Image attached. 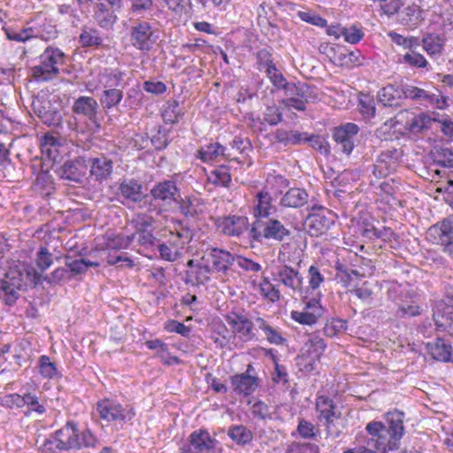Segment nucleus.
Returning a JSON list of instances; mask_svg holds the SVG:
<instances>
[{
	"mask_svg": "<svg viewBox=\"0 0 453 453\" xmlns=\"http://www.w3.org/2000/svg\"><path fill=\"white\" fill-rule=\"evenodd\" d=\"M384 419L385 422L373 420L366 425L370 437L364 441L365 445L349 449L343 453H388L398 449L405 433L404 413L398 410L388 411Z\"/></svg>",
	"mask_w": 453,
	"mask_h": 453,
	"instance_id": "f257e3e1",
	"label": "nucleus"
},
{
	"mask_svg": "<svg viewBox=\"0 0 453 453\" xmlns=\"http://www.w3.org/2000/svg\"><path fill=\"white\" fill-rule=\"evenodd\" d=\"M126 73L118 68H104L97 75V81L103 88L99 104L105 113L118 110L124 98L123 88Z\"/></svg>",
	"mask_w": 453,
	"mask_h": 453,
	"instance_id": "f03ea898",
	"label": "nucleus"
},
{
	"mask_svg": "<svg viewBox=\"0 0 453 453\" xmlns=\"http://www.w3.org/2000/svg\"><path fill=\"white\" fill-rule=\"evenodd\" d=\"M65 53L58 47L48 46L39 56V64L31 68L32 79L39 83L49 82L58 77L66 62Z\"/></svg>",
	"mask_w": 453,
	"mask_h": 453,
	"instance_id": "7ed1b4c3",
	"label": "nucleus"
},
{
	"mask_svg": "<svg viewBox=\"0 0 453 453\" xmlns=\"http://www.w3.org/2000/svg\"><path fill=\"white\" fill-rule=\"evenodd\" d=\"M290 234V230L281 221L270 217L265 219L262 218L255 219L249 231L250 240L259 243L264 240L280 242Z\"/></svg>",
	"mask_w": 453,
	"mask_h": 453,
	"instance_id": "20e7f679",
	"label": "nucleus"
},
{
	"mask_svg": "<svg viewBox=\"0 0 453 453\" xmlns=\"http://www.w3.org/2000/svg\"><path fill=\"white\" fill-rule=\"evenodd\" d=\"M78 446V425L74 421H67L64 426L50 434L43 443L44 450L50 453L76 450Z\"/></svg>",
	"mask_w": 453,
	"mask_h": 453,
	"instance_id": "39448f33",
	"label": "nucleus"
},
{
	"mask_svg": "<svg viewBox=\"0 0 453 453\" xmlns=\"http://www.w3.org/2000/svg\"><path fill=\"white\" fill-rule=\"evenodd\" d=\"M96 411L103 420L107 422H119L120 424H126L131 421L135 415L134 408L131 405H122L109 398H104L97 402Z\"/></svg>",
	"mask_w": 453,
	"mask_h": 453,
	"instance_id": "423d86ee",
	"label": "nucleus"
},
{
	"mask_svg": "<svg viewBox=\"0 0 453 453\" xmlns=\"http://www.w3.org/2000/svg\"><path fill=\"white\" fill-rule=\"evenodd\" d=\"M218 441L207 430L199 429L188 436V444L181 449V453H217Z\"/></svg>",
	"mask_w": 453,
	"mask_h": 453,
	"instance_id": "0eeeda50",
	"label": "nucleus"
},
{
	"mask_svg": "<svg viewBox=\"0 0 453 453\" xmlns=\"http://www.w3.org/2000/svg\"><path fill=\"white\" fill-rule=\"evenodd\" d=\"M130 42L141 51H150L157 42L151 25L147 21H138L130 28Z\"/></svg>",
	"mask_w": 453,
	"mask_h": 453,
	"instance_id": "6e6552de",
	"label": "nucleus"
},
{
	"mask_svg": "<svg viewBox=\"0 0 453 453\" xmlns=\"http://www.w3.org/2000/svg\"><path fill=\"white\" fill-rule=\"evenodd\" d=\"M359 127L355 123H346L336 127L333 131V138L338 150L349 155L359 142Z\"/></svg>",
	"mask_w": 453,
	"mask_h": 453,
	"instance_id": "1a4fd4ad",
	"label": "nucleus"
},
{
	"mask_svg": "<svg viewBox=\"0 0 453 453\" xmlns=\"http://www.w3.org/2000/svg\"><path fill=\"white\" fill-rule=\"evenodd\" d=\"M202 260L209 265L210 273H221L226 274L235 258L231 252L226 250L211 248L206 250Z\"/></svg>",
	"mask_w": 453,
	"mask_h": 453,
	"instance_id": "9d476101",
	"label": "nucleus"
},
{
	"mask_svg": "<svg viewBox=\"0 0 453 453\" xmlns=\"http://www.w3.org/2000/svg\"><path fill=\"white\" fill-rule=\"evenodd\" d=\"M117 200L122 204L141 203L145 197L142 184L134 178H124L120 180L116 191Z\"/></svg>",
	"mask_w": 453,
	"mask_h": 453,
	"instance_id": "9b49d317",
	"label": "nucleus"
},
{
	"mask_svg": "<svg viewBox=\"0 0 453 453\" xmlns=\"http://www.w3.org/2000/svg\"><path fill=\"white\" fill-rule=\"evenodd\" d=\"M87 170V157L79 156L65 162L63 165L58 168L57 173L61 179L81 183Z\"/></svg>",
	"mask_w": 453,
	"mask_h": 453,
	"instance_id": "f8f14e48",
	"label": "nucleus"
},
{
	"mask_svg": "<svg viewBox=\"0 0 453 453\" xmlns=\"http://www.w3.org/2000/svg\"><path fill=\"white\" fill-rule=\"evenodd\" d=\"M100 104L92 96H81L76 98L72 105L74 114L83 116L97 129L101 127L98 119Z\"/></svg>",
	"mask_w": 453,
	"mask_h": 453,
	"instance_id": "ddd939ff",
	"label": "nucleus"
},
{
	"mask_svg": "<svg viewBox=\"0 0 453 453\" xmlns=\"http://www.w3.org/2000/svg\"><path fill=\"white\" fill-rule=\"evenodd\" d=\"M180 188L174 180H165L156 183L150 189V196L164 205H171L180 197Z\"/></svg>",
	"mask_w": 453,
	"mask_h": 453,
	"instance_id": "4468645a",
	"label": "nucleus"
},
{
	"mask_svg": "<svg viewBox=\"0 0 453 453\" xmlns=\"http://www.w3.org/2000/svg\"><path fill=\"white\" fill-rule=\"evenodd\" d=\"M32 108L38 118L49 127H58L61 123V112L54 109L50 101L36 97L32 102Z\"/></svg>",
	"mask_w": 453,
	"mask_h": 453,
	"instance_id": "2eb2a0df",
	"label": "nucleus"
},
{
	"mask_svg": "<svg viewBox=\"0 0 453 453\" xmlns=\"http://www.w3.org/2000/svg\"><path fill=\"white\" fill-rule=\"evenodd\" d=\"M225 319L233 332L238 334L244 341H250L255 337L254 324L243 313L232 311L227 313Z\"/></svg>",
	"mask_w": 453,
	"mask_h": 453,
	"instance_id": "dca6fc26",
	"label": "nucleus"
},
{
	"mask_svg": "<svg viewBox=\"0 0 453 453\" xmlns=\"http://www.w3.org/2000/svg\"><path fill=\"white\" fill-rule=\"evenodd\" d=\"M428 234L433 242L440 246L453 241V214L430 226Z\"/></svg>",
	"mask_w": 453,
	"mask_h": 453,
	"instance_id": "f3484780",
	"label": "nucleus"
},
{
	"mask_svg": "<svg viewBox=\"0 0 453 453\" xmlns=\"http://www.w3.org/2000/svg\"><path fill=\"white\" fill-rule=\"evenodd\" d=\"M94 14L93 17L96 24L104 29L109 30L116 23L118 17L116 10L121 6L110 5L104 2L94 3Z\"/></svg>",
	"mask_w": 453,
	"mask_h": 453,
	"instance_id": "a211bd4d",
	"label": "nucleus"
},
{
	"mask_svg": "<svg viewBox=\"0 0 453 453\" xmlns=\"http://www.w3.org/2000/svg\"><path fill=\"white\" fill-rule=\"evenodd\" d=\"M401 157L402 152L395 148L383 150L378 157L377 165H373V174L377 178L387 176L389 169L395 165Z\"/></svg>",
	"mask_w": 453,
	"mask_h": 453,
	"instance_id": "6ab92c4d",
	"label": "nucleus"
},
{
	"mask_svg": "<svg viewBox=\"0 0 453 453\" xmlns=\"http://www.w3.org/2000/svg\"><path fill=\"white\" fill-rule=\"evenodd\" d=\"M88 166L89 165L90 176L96 181L102 182L110 178L112 173L113 162L111 159L100 156L92 158H87Z\"/></svg>",
	"mask_w": 453,
	"mask_h": 453,
	"instance_id": "aec40b11",
	"label": "nucleus"
},
{
	"mask_svg": "<svg viewBox=\"0 0 453 453\" xmlns=\"http://www.w3.org/2000/svg\"><path fill=\"white\" fill-rule=\"evenodd\" d=\"M233 390L237 395L249 396L252 395L259 386V378L250 374H235L230 378Z\"/></svg>",
	"mask_w": 453,
	"mask_h": 453,
	"instance_id": "412c9836",
	"label": "nucleus"
},
{
	"mask_svg": "<svg viewBox=\"0 0 453 453\" xmlns=\"http://www.w3.org/2000/svg\"><path fill=\"white\" fill-rule=\"evenodd\" d=\"M249 226L248 218L235 215L223 218L219 224L221 231L228 236H240L250 231Z\"/></svg>",
	"mask_w": 453,
	"mask_h": 453,
	"instance_id": "4be33fe9",
	"label": "nucleus"
},
{
	"mask_svg": "<svg viewBox=\"0 0 453 453\" xmlns=\"http://www.w3.org/2000/svg\"><path fill=\"white\" fill-rule=\"evenodd\" d=\"M53 254L50 253L47 247L41 246L35 255V264L41 272H37L31 268V272L27 271V275L32 276V281L37 285L43 279L42 273L49 269L53 264Z\"/></svg>",
	"mask_w": 453,
	"mask_h": 453,
	"instance_id": "5701e85b",
	"label": "nucleus"
},
{
	"mask_svg": "<svg viewBox=\"0 0 453 453\" xmlns=\"http://www.w3.org/2000/svg\"><path fill=\"white\" fill-rule=\"evenodd\" d=\"M433 319L437 329L453 332V306L437 303L434 309Z\"/></svg>",
	"mask_w": 453,
	"mask_h": 453,
	"instance_id": "b1692460",
	"label": "nucleus"
},
{
	"mask_svg": "<svg viewBox=\"0 0 453 453\" xmlns=\"http://www.w3.org/2000/svg\"><path fill=\"white\" fill-rule=\"evenodd\" d=\"M332 225L334 220L320 213L309 215L304 223L307 233L316 237L326 234Z\"/></svg>",
	"mask_w": 453,
	"mask_h": 453,
	"instance_id": "393cba45",
	"label": "nucleus"
},
{
	"mask_svg": "<svg viewBox=\"0 0 453 453\" xmlns=\"http://www.w3.org/2000/svg\"><path fill=\"white\" fill-rule=\"evenodd\" d=\"M277 279L286 287L295 292H303V278L298 271L288 265H283L278 269Z\"/></svg>",
	"mask_w": 453,
	"mask_h": 453,
	"instance_id": "a878e982",
	"label": "nucleus"
},
{
	"mask_svg": "<svg viewBox=\"0 0 453 453\" xmlns=\"http://www.w3.org/2000/svg\"><path fill=\"white\" fill-rule=\"evenodd\" d=\"M426 349L432 357L437 361L449 363L452 359V346L442 338H436L434 342H427Z\"/></svg>",
	"mask_w": 453,
	"mask_h": 453,
	"instance_id": "bb28decb",
	"label": "nucleus"
},
{
	"mask_svg": "<svg viewBox=\"0 0 453 453\" xmlns=\"http://www.w3.org/2000/svg\"><path fill=\"white\" fill-rule=\"evenodd\" d=\"M272 196L267 191H259L256 195L255 205L253 208V214L255 219H267L276 211V208L272 204Z\"/></svg>",
	"mask_w": 453,
	"mask_h": 453,
	"instance_id": "cd10ccee",
	"label": "nucleus"
},
{
	"mask_svg": "<svg viewBox=\"0 0 453 453\" xmlns=\"http://www.w3.org/2000/svg\"><path fill=\"white\" fill-rule=\"evenodd\" d=\"M379 102L384 106L399 107L402 104L400 84H388L378 92Z\"/></svg>",
	"mask_w": 453,
	"mask_h": 453,
	"instance_id": "c85d7f7f",
	"label": "nucleus"
},
{
	"mask_svg": "<svg viewBox=\"0 0 453 453\" xmlns=\"http://www.w3.org/2000/svg\"><path fill=\"white\" fill-rule=\"evenodd\" d=\"M309 195L303 188H289L281 197L280 205L288 208H300L308 203Z\"/></svg>",
	"mask_w": 453,
	"mask_h": 453,
	"instance_id": "c756f323",
	"label": "nucleus"
},
{
	"mask_svg": "<svg viewBox=\"0 0 453 453\" xmlns=\"http://www.w3.org/2000/svg\"><path fill=\"white\" fill-rule=\"evenodd\" d=\"M315 408L319 412V419H328L329 417H336L340 418L342 413L337 411V406L334 401L326 395H318L316 398Z\"/></svg>",
	"mask_w": 453,
	"mask_h": 453,
	"instance_id": "7c9ffc66",
	"label": "nucleus"
},
{
	"mask_svg": "<svg viewBox=\"0 0 453 453\" xmlns=\"http://www.w3.org/2000/svg\"><path fill=\"white\" fill-rule=\"evenodd\" d=\"M9 273L6 274V279H9ZM21 287V280L19 278L12 277L9 280H4L0 283V290L4 294V300L5 304L13 305L18 297V291Z\"/></svg>",
	"mask_w": 453,
	"mask_h": 453,
	"instance_id": "2f4dec72",
	"label": "nucleus"
},
{
	"mask_svg": "<svg viewBox=\"0 0 453 453\" xmlns=\"http://www.w3.org/2000/svg\"><path fill=\"white\" fill-rule=\"evenodd\" d=\"M3 29L8 40L18 42H26L39 36V31L33 27H23L19 29L12 27H4Z\"/></svg>",
	"mask_w": 453,
	"mask_h": 453,
	"instance_id": "473e14b6",
	"label": "nucleus"
},
{
	"mask_svg": "<svg viewBox=\"0 0 453 453\" xmlns=\"http://www.w3.org/2000/svg\"><path fill=\"white\" fill-rule=\"evenodd\" d=\"M65 265L67 267L70 276L73 279L84 274L88 267H97L99 263L87 260L85 258L74 259L70 256L65 257Z\"/></svg>",
	"mask_w": 453,
	"mask_h": 453,
	"instance_id": "72a5a7b5",
	"label": "nucleus"
},
{
	"mask_svg": "<svg viewBox=\"0 0 453 453\" xmlns=\"http://www.w3.org/2000/svg\"><path fill=\"white\" fill-rule=\"evenodd\" d=\"M226 147L219 142L209 143L197 150L196 157L204 163H209L217 160L219 157H225L226 156Z\"/></svg>",
	"mask_w": 453,
	"mask_h": 453,
	"instance_id": "f704fd0d",
	"label": "nucleus"
},
{
	"mask_svg": "<svg viewBox=\"0 0 453 453\" xmlns=\"http://www.w3.org/2000/svg\"><path fill=\"white\" fill-rule=\"evenodd\" d=\"M210 270L208 264H197L195 270L187 271L186 277L183 280L186 284L192 286L204 285L210 280Z\"/></svg>",
	"mask_w": 453,
	"mask_h": 453,
	"instance_id": "c9c22d12",
	"label": "nucleus"
},
{
	"mask_svg": "<svg viewBox=\"0 0 453 453\" xmlns=\"http://www.w3.org/2000/svg\"><path fill=\"white\" fill-rule=\"evenodd\" d=\"M174 203L178 205L180 213L187 219H195L200 212L198 211V200L195 196L181 197L180 195Z\"/></svg>",
	"mask_w": 453,
	"mask_h": 453,
	"instance_id": "e433bc0d",
	"label": "nucleus"
},
{
	"mask_svg": "<svg viewBox=\"0 0 453 453\" xmlns=\"http://www.w3.org/2000/svg\"><path fill=\"white\" fill-rule=\"evenodd\" d=\"M227 435L237 445L244 446L253 440V433L242 425H234L228 428Z\"/></svg>",
	"mask_w": 453,
	"mask_h": 453,
	"instance_id": "4c0bfd02",
	"label": "nucleus"
},
{
	"mask_svg": "<svg viewBox=\"0 0 453 453\" xmlns=\"http://www.w3.org/2000/svg\"><path fill=\"white\" fill-rule=\"evenodd\" d=\"M169 135L170 129L163 126H155L151 129L150 142L156 150H163L168 147L171 142Z\"/></svg>",
	"mask_w": 453,
	"mask_h": 453,
	"instance_id": "58836bf2",
	"label": "nucleus"
},
{
	"mask_svg": "<svg viewBox=\"0 0 453 453\" xmlns=\"http://www.w3.org/2000/svg\"><path fill=\"white\" fill-rule=\"evenodd\" d=\"M79 42L82 47L99 46L103 43V38L97 29L84 27L79 36Z\"/></svg>",
	"mask_w": 453,
	"mask_h": 453,
	"instance_id": "ea45409f",
	"label": "nucleus"
},
{
	"mask_svg": "<svg viewBox=\"0 0 453 453\" xmlns=\"http://www.w3.org/2000/svg\"><path fill=\"white\" fill-rule=\"evenodd\" d=\"M424 50L429 55L441 54L443 50L444 40L439 35L427 34L422 39Z\"/></svg>",
	"mask_w": 453,
	"mask_h": 453,
	"instance_id": "a19ab883",
	"label": "nucleus"
},
{
	"mask_svg": "<svg viewBox=\"0 0 453 453\" xmlns=\"http://www.w3.org/2000/svg\"><path fill=\"white\" fill-rule=\"evenodd\" d=\"M434 163L447 168H453V151L448 148L434 147L432 150Z\"/></svg>",
	"mask_w": 453,
	"mask_h": 453,
	"instance_id": "79ce46f5",
	"label": "nucleus"
},
{
	"mask_svg": "<svg viewBox=\"0 0 453 453\" xmlns=\"http://www.w3.org/2000/svg\"><path fill=\"white\" fill-rule=\"evenodd\" d=\"M183 114L184 113L180 109L179 102L173 100L167 102V104L162 112V118L164 122L166 124H176Z\"/></svg>",
	"mask_w": 453,
	"mask_h": 453,
	"instance_id": "37998d69",
	"label": "nucleus"
},
{
	"mask_svg": "<svg viewBox=\"0 0 453 453\" xmlns=\"http://www.w3.org/2000/svg\"><path fill=\"white\" fill-rule=\"evenodd\" d=\"M436 120V118H432L425 112L419 113L411 119L409 130L412 133H421L429 129L432 122Z\"/></svg>",
	"mask_w": 453,
	"mask_h": 453,
	"instance_id": "c03bdc74",
	"label": "nucleus"
},
{
	"mask_svg": "<svg viewBox=\"0 0 453 453\" xmlns=\"http://www.w3.org/2000/svg\"><path fill=\"white\" fill-rule=\"evenodd\" d=\"M208 180L216 186L228 187L232 179L228 169L225 165H220L211 172Z\"/></svg>",
	"mask_w": 453,
	"mask_h": 453,
	"instance_id": "a18cd8bd",
	"label": "nucleus"
},
{
	"mask_svg": "<svg viewBox=\"0 0 453 453\" xmlns=\"http://www.w3.org/2000/svg\"><path fill=\"white\" fill-rule=\"evenodd\" d=\"M291 319L302 325L312 326L317 323L320 317V310L315 311H293L290 315Z\"/></svg>",
	"mask_w": 453,
	"mask_h": 453,
	"instance_id": "49530a36",
	"label": "nucleus"
},
{
	"mask_svg": "<svg viewBox=\"0 0 453 453\" xmlns=\"http://www.w3.org/2000/svg\"><path fill=\"white\" fill-rule=\"evenodd\" d=\"M50 285H63L72 280L67 267H58L51 273L46 274L42 279Z\"/></svg>",
	"mask_w": 453,
	"mask_h": 453,
	"instance_id": "de8ad7c7",
	"label": "nucleus"
},
{
	"mask_svg": "<svg viewBox=\"0 0 453 453\" xmlns=\"http://www.w3.org/2000/svg\"><path fill=\"white\" fill-rule=\"evenodd\" d=\"M38 368L40 374L44 378L54 379L58 377V372L56 364L51 362L50 358L46 355L40 357Z\"/></svg>",
	"mask_w": 453,
	"mask_h": 453,
	"instance_id": "09e8293b",
	"label": "nucleus"
},
{
	"mask_svg": "<svg viewBox=\"0 0 453 453\" xmlns=\"http://www.w3.org/2000/svg\"><path fill=\"white\" fill-rule=\"evenodd\" d=\"M347 328V320L342 319H333L326 323L324 326V333L328 337H334L338 334L344 333Z\"/></svg>",
	"mask_w": 453,
	"mask_h": 453,
	"instance_id": "8fccbe9b",
	"label": "nucleus"
},
{
	"mask_svg": "<svg viewBox=\"0 0 453 453\" xmlns=\"http://www.w3.org/2000/svg\"><path fill=\"white\" fill-rule=\"evenodd\" d=\"M22 408L27 405L30 411L38 414H43L46 411L44 405L39 403V398L35 394L26 392L22 395Z\"/></svg>",
	"mask_w": 453,
	"mask_h": 453,
	"instance_id": "3c124183",
	"label": "nucleus"
},
{
	"mask_svg": "<svg viewBox=\"0 0 453 453\" xmlns=\"http://www.w3.org/2000/svg\"><path fill=\"white\" fill-rule=\"evenodd\" d=\"M78 441L79 446L76 448V450L81 448H95L98 443V439L88 428L82 432H80L78 429Z\"/></svg>",
	"mask_w": 453,
	"mask_h": 453,
	"instance_id": "603ef678",
	"label": "nucleus"
},
{
	"mask_svg": "<svg viewBox=\"0 0 453 453\" xmlns=\"http://www.w3.org/2000/svg\"><path fill=\"white\" fill-rule=\"evenodd\" d=\"M134 239V235H125L123 234H119L115 235L113 238L109 239L107 242V247L110 250H119L122 249H127L131 244L132 241Z\"/></svg>",
	"mask_w": 453,
	"mask_h": 453,
	"instance_id": "864d4df0",
	"label": "nucleus"
},
{
	"mask_svg": "<svg viewBox=\"0 0 453 453\" xmlns=\"http://www.w3.org/2000/svg\"><path fill=\"white\" fill-rule=\"evenodd\" d=\"M260 291L261 294L270 300L271 302L274 303L280 300V290L273 286L267 278H265L263 281L260 283Z\"/></svg>",
	"mask_w": 453,
	"mask_h": 453,
	"instance_id": "5fc2aeb1",
	"label": "nucleus"
},
{
	"mask_svg": "<svg viewBox=\"0 0 453 453\" xmlns=\"http://www.w3.org/2000/svg\"><path fill=\"white\" fill-rule=\"evenodd\" d=\"M400 61L416 68H424L428 65L424 56L414 50L404 54Z\"/></svg>",
	"mask_w": 453,
	"mask_h": 453,
	"instance_id": "6e6d98bb",
	"label": "nucleus"
},
{
	"mask_svg": "<svg viewBox=\"0 0 453 453\" xmlns=\"http://www.w3.org/2000/svg\"><path fill=\"white\" fill-rule=\"evenodd\" d=\"M349 292L365 303H370L372 300L373 291L368 281H365L361 286L356 287Z\"/></svg>",
	"mask_w": 453,
	"mask_h": 453,
	"instance_id": "4d7b16f0",
	"label": "nucleus"
},
{
	"mask_svg": "<svg viewBox=\"0 0 453 453\" xmlns=\"http://www.w3.org/2000/svg\"><path fill=\"white\" fill-rule=\"evenodd\" d=\"M359 110L365 118H372L375 115L376 108L373 99L368 95H362L359 99Z\"/></svg>",
	"mask_w": 453,
	"mask_h": 453,
	"instance_id": "13d9d810",
	"label": "nucleus"
},
{
	"mask_svg": "<svg viewBox=\"0 0 453 453\" xmlns=\"http://www.w3.org/2000/svg\"><path fill=\"white\" fill-rule=\"evenodd\" d=\"M257 60L258 64L259 70H265L267 73V70H271V66H276L273 61L272 53L267 49L259 50L257 54Z\"/></svg>",
	"mask_w": 453,
	"mask_h": 453,
	"instance_id": "bf43d9fd",
	"label": "nucleus"
},
{
	"mask_svg": "<svg viewBox=\"0 0 453 453\" xmlns=\"http://www.w3.org/2000/svg\"><path fill=\"white\" fill-rule=\"evenodd\" d=\"M130 3V10L134 14H144L152 11L154 0H128Z\"/></svg>",
	"mask_w": 453,
	"mask_h": 453,
	"instance_id": "052dcab7",
	"label": "nucleus"
},
{
	"mask_svg": "<svg viewBox=\"0 0 453 453\" xmlns=\"http://www.w3.org/2000/svg\"><path fill=\"white\" fill-rule=\"evenodd\" d=\"M264 120L271 126H275L282 121V113L276 105H270L265 108Z\"/></svg>",
	"mask_w": 453,
	"mask_h": 453,
	"instance_id": "680f3d73",
	"label": "nucleus"
},
{
	"mask_svg": "<svg viewBox=\"0 0 453 453\" xmlns=\"http://www.w3.org/2000/svg\"><path fill=\"white\" fill-rule=\"evenodd\" d=\"M406 288L398 282H391L388 288V297L393 302H402L406 296Z\"/></svg>",
	"mask_w": 453,
	"mask_h": 453,
	"instance_id": "e2e57ef3",
	"label": "nucleus"
},
{
	"mask_svg": "<svg viewBox=\"0 0 453 453\" xmlns=\"http://www.w3.org/2000/svg\"><path fill=\"white\" fill-rule=\"evenodd\" d=\"M297 16L303 20L311 25L325 27H326L327 21L321 16L311 12H298Z\"/></svg>",
	"mask_w": 453,
	"mask_h": 453,
	"instance_id": "0e129e2a",
	"label": "nucleus"
},
{
	"mask_svg": "<svg viewBox=\"0 0 453 453\" xmlns=\"http://www.w3.org/2000/svg\"><path fill=\"white\" fill-rule=\"evenodd\" d=\"M265 73L278 89H283L288 82L276 66H271V70H267Z\"/></svg>",
	"mask_w": 453,
	"mask_h": 453,
	"instance_id": "69168bd1",
	"label": "nucleus"
},
{
	"mask_svg": "<svg viewBox=\"0 0 453 453\" xmlns=\"http://www.w3.org/2000/svg\"><path fill=\"white\" fill-rule=\"evenodd\" d=\"M308 277H309V287L315 290L319 288L322 282L325 280L324 275L321 273L320 270L315 266L311 265L308 270Z\"/></svg>",
	"mask_w": 453,
	"mask_h": 453,
	"instance_id": "338daca9",
	"label": "nucleus"
},
{
	"mask_svg": "<svg viewBox=\"0 0 453 453\" xmlns=\"http://www.w3.org/2000/svg\"><path fill=\"white\" fill-rule=\"evenodd\" d=\"M364 32L357 27H344L342 36L344 40L351 44H356L364 37Z\"/></svg>",
	"mask_w": 453,
	"mask_h": 453,
	"instance_id": "774afa93",
	"label": "nucleus"
}]
</instances>
